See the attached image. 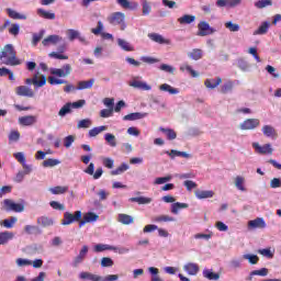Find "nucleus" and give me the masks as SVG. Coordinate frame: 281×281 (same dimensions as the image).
<instances>
[{
  "mask_svg": "<svg viewBox=\"0 0 281 281\" xmlns=\"http://www.w3.org/2000/svg\"><path fill=\"white\" fill-rule=\"evenodd\" d=\"M0 60H2L3 65H9L10 67L21 65V59L16 58V50L12 44L4 45L0 54Z\"/></svg>",
  "mask_w": 281,
  "mask_h": 281,
  "instance_id": "1",
  "label": "nucleus"
},
{
  "mask_svg": "<svg viewBox=\"0 0 281 281\" xmlns=\"http://www.w3.org/2000/svg\"><path fill=\"white\" fill-rule=\"evenodd\" d=\"M2 207L3 210H5V212H15V213H21L25 210V205H23L22 203H15L11 199L3 200Z\"/></svg>",
  "mask_w": 281,
  "mask_h": 281,
  "instance_id": "2",
  "label": "nucleus"
},
{
  "mask_svg": "<svg viewBox=\"0 0 281 281\" xmlns=\"http://www.w3.org/2000/svg\"><path fill=\"white\" fill-rule=\"evenodd\" d=\"M126 16L122 12H114L110 16H108V22L110 25H121V30H126V23H124V19Z\"/></svg>",
  "mask_w": 281,
  "mask_h": 281,
  "instance_id": "3",
  "label": "nucleus"
},
{
  "mask_svg": "<svg viewBox=\"0 0 281 281\" xmlns=\"http://www.w3.org/2000/svg\"><path fill=\"white\" fill-rule=\"evenodd\" d=\"M82 220V212L76 211L75 214L69 212L64 213V218L61 220V225H71V223H78Z\"/></svg>",
  "mask_w": 281,
  "mask_h": 281,
  "instance_id": "4",
  "label": "nucleus"
},
{
  "mask_svg": "<svg viewBox=\"0 0 281 281\" xmlns=\"http://www.w3.org/2000/svg\"><path fill=\"white\" fill-rule=\"evenodd\" d=\"M50 74L57 78H67L71 75V65L65 64L63 68H50Z\"/></svg>",
  "mask_w": 281,
  "mask_h": 281,
  "instance_id": "5",
  "label": "nucleus"
},
{
  "mask_svg": "<svg viewBox=\"0 0 281 281\" xmlns=\"http://www.w3.org/2000/svg\"><path fill=\"white\" fill-rule=\"evenodd\" d=\"M214 32H216V30L214 27H211L210 23L205 21H201L198 24V36H210L214 34Z\"/></svg>",
  "mask_w": 281,
  "mask_h": 281,
  "instance_id": "6",
  "label": "nucleus"
},
{
  "mask_svg": "<svg viewBox=\"0 0 281 281\" xmlns=\"http://www.w3.org/2000/svg\"><path fill=\"white\" fill-rule=\"evenodd\" d=\"M86 175H90V177H93L94 180H98L104 175V170H102V167H99L95 170V165L93 162H90L89 166L83 170Z\"/></svg>",
  "mask_w": 281,
  "mask_h": 281,
  "instance_id": "7",
  "label": "nucleus"
},
{
  "mask_svg": "<svg viewBox=\"0 0 281 281\" xmlns=\"http://www.w3.org/2000/svg\"><path fill=\"white\" fill-rule=\"evenodd\" d=\"M258 126H260V120L247 119L239 125V128L241 131H254V128H258Z\"/></svg>",
  "mask_w": 281,
  "mask_h": 281,
  "instance_id": "8",
  "label": "nucleus"
},
{
  "mask_svg": "<svg viewBox=\"0 0 281 281\" xmlns=\"http://www.w3.org/2000/svg\"><path fill=\"white\" fill-rule=\"evenodd\" d=\"M252 148H255L258 155H273V148L271 147V144H265L263 146H260L259 143H252Z\"/></svg>",
  "mask_w": 281,
  "mask_h": 281,
  "instance_id": "9",
  "label": "nucleus"
},
{
  "mask_svg": "<svg viewBox=\"0 0 281 281\" xmlns=\"http://www.w3.org/2000/svg\"><path fill=\"white\" fill-rule=\"evenodd\" d=\"M16 95L22 98H34V90L27 86H20L15 88Z\"/></svg>",
  "mask_w": 281,
  "mask_h": 281,
  "instance_id": "10",
  "label": "nucleus"
},
{
  "mask_svg": "<svg viewBox=\"0 0 281 281\" xmlns=\"http://www.w3.org/2000/svg\"><path fill=\"white\" fill-rule=\"evenodd\" d=\"M148 38L153 41L154 43H158V45H170V40L165 38L161 34L159 33H148Z\"/></svg>",
  "mask_w": 281,
  "mask_h": 281,
  "instance_id": "11",
  "label": "nucleus"
},
{
  "mask_svg": "<svg viewBox=\"0 0 281 281\" xmlns=\"http://www.w3.org/2000/svg\"><path fill=\"white\" fill-rule=\"evenodd\" d=\"M58 43H63V36L60 35H48L42 41V45H44V47H49V45H58Z\"/></svg>",
  "mask_w": 281,
  "mask_h": 281,
  "instance_id": "12",
  "label": "nucleus"
},
{
  "mask_svg": "<svg viewBox=\"0 0 281 281\" xmlns=\"http://www.w3.org/2000/svg\"><path fill=\"white\" fill-rule=\"evenodd\" d=\"M148 113L146 112H134L123 116L124 122H135V120H144Z\"/></svg>",
  "mask_w": 281,
  "mask_h": 281,
  "instance_id": "13",
  "label": "nucleus"
},
{
  "mask_svg": "<svg viewBox=\"0 0 281 281\" xmlns=\"http://www.w3.org/2000/svg\"><path fill=\"white\" fill-rule=\"evenodd\" d=\"M261 131L265 137H270V139H278V131H276V127L271 125H263Z\"/></svg>",
  "mask_w": 281,
  "mask_h": 281,
  "instance_id": "14",
  "label": "nucleus"
},
{
  "mask_svg": "<svg viewBox=\"0 0 281 281\" xmlns=\"http://www.w3.org/2000/svg\"><path fill=\"white\" fill-rule=\"evenodd\" d=\"M87 254H89V246L85 245V246H82L81 250L79 251V255L75 258L74 267H77L81 262H83L85 258H87Z\"/></svg>",
  "mask_w": 281,
  "mask_h": 281,
  "instance_id": "15",
  "label": "nucleus"
},
{
  "mask_svg": "<svg viewBox=\"0 0 281 281\" xmlns=\"http://www.w3.org/2000/svg\"><path fill=\"white\" fill-rule=\"evenodd\" d=\"M26 85H34L35 87H45L47 85V77L42 76L41 80H38V75H35L32 79H26Z\"/></svg>",
  "mask_w": 281,
  "mask_h": 281,
  "instance_id": "16",
  "label": "nucleus"
},
{
  "mask_svg": "<svg viewBox=\"0 0 281 281\" xmlns=\"http://www.w3.org/2000/svg\"><path fill=\"white\" fill-rule=\"evenodd\" d=\"M100 216L93 212H88L83 215V218L79 222V227H82L86 223H95Z\"/></svg>",
  "mask_w": 281,
  "mask_h": 281,
  "instance_id": "17",
  "label": "nucleus"
},
{
  "mask_svg": "<svg viewBox=\"0 0 281 281\" xmlns=\"http://www.w3.org/2000/svg\"><path fill=\"white\" fill-rule=\"evenodd\" d=\"M248 226L252 229H265V227H267V223H265V218L257 217L252 221H249Z\"/></svg>",
  "mask_w": 281,
  "mask_h": 281,
  "instance_id": "18",
  "label": "nucleus"
},
{
  "mask_svg": "<svg viewBox=\"0 0 281 281\" xmlns=\"http://www.w3.org/2000/svg\"><path fill=\"white\" fill-rule=\"evenodd\" d=\"M130 87H133L134 89H139L140 91H150L153 87L148 85L146 81H139V80H133L130 83Z\"/></svg>",
  "mask_w": 281,
  "mask_h": 281,
  "instance_id": "19",
  "label": "nucleus"
},
{
  "mask_svg": "<svg viewBox=\"0 0 281 281\" xmlns=\"http://www.w3.org/2000/svg\"><path fill=\"white\" fill-rule=\"evenodd\" d=\"M183 271H186L188 276H196L200 271L199 263L189 262L183 266Z\"/></svg>",
  "mask_w": 281,
  "mask_h": 281,
  "instance_id": "20",
  "label": "nucleus"
},
{
  "mask_svg": "<svg viewBox=\"0 0 281 281\" xmlns=\"http://www.w3.org/2000/svg\"><path fill=\"white\" fill-rule=\"evenodd\" d=\"M19 124H21V126H34V124H36V116L26 115L19 117Z\"/></svg>",
  "mask_w": 281,
  "mask_h": 281,
  "instance_id": "21",
  "label": "nucleus"
},
{
  "mask_svg": "<svg viewBox=\"0 0 281 281\" xmlns=\"http://www.w3.org/2000/svg\"><path fill=\"white\" fill-rule=\"evenodd\" d=\"M203 278L211 281H218L221 280V273L214 272L211 269H204L202 271Z\"/></svg>",
  "mask_w": 281,
  "mask_h": 281,
  "instance_id": "22",
  "label": "nucleus"
},
{
  "mask_svg": "<svg viewBox=\"0 0 281 281\" xmlns=\"http://www.w3.org/2000/svg\"><path fill=\"white\" fill-rule=\"evenodd\" d=\"M7 13L10 16V19H13L14 21H25L27 19V15L19 13L13 9H7Z\"/></svg>",
  "mask_w": 281,
  "mask_h": 281,
  "instance_id": "23",
  "label": "nucleus"
},
{
  "mask_svg": "<svg viewBox=\"0 0 281 281\" xmlns=\"http://www.w3.org/2000/svg\"><path fill=\"white\" fill-rule=\"evenodd\" d=\"M116 3L124 10H137V2H131L128 0H116Z\"/></svg>",
  "mask_w": 281,
  "mask_h": 281,
  "instance_id": "24",
  "label": "nucleus"
},
{
  "mask_svg": "<svg viewBox=\"0 0 281 281\" xmlns=\"http://www.w3.org/2000/svg\"><path fill=\"white\" fill-rule=\"evenodd\" d=\"M80 280H89V281H102V277L98 274H93L91 272H81L79 273Z\"/></svg>",
  "mask_w": 281,
  "mask_h": 281,
  "instance_id": "25",
  "label": "nucleus"
},
{
  "mask_svg": "<svg viewBox=\"0 0 281 281\" xmlns=\"http://www.w3.org/2000/svg\"><path fill=\"white\" fill-rule=\"evenodd\" d=\"M117 221L119 223H122V225H132V223H135L133 216L124 213L119 214Z\"/></svg>",
  "mask_w": 281,
  "mask_h": 281,
  "instance_id": "26",
  "label": "nucleus"
},
{
  "mask_svg": "<svg viewBox=\"0 0 281 281\" xmlns=\"http://www.w3.org/2000/svg\"><path fill=\"white\" fill-rule=\"evenodd\" d=\"M221 82H223V79L221 77H216V79H206L204 85L206 89H216Z\"/></svg>",
  "mask_w": 281,
  "mask_h": 281,
  "instance_id": "27",
  "label": "nucleus"
},
{
  "mask_svg": "<svg viewBox=\"0 0 281 281\" xmlns=\"http://www.w3.org/2000/svg\"><path fill=\"white\" fill-rule=\"evenodd\" d=\"M37 14L42 19H46L47 21H54L56 19V13L46 11L45 9H37Z\"/></svg>",
  "mask_w": 281,
  "mask_h": 281,
  "instance_id": "28",
  "label": "nucleus"
},
{
  "mask_svg": "<svg viewBox=\"0 0 281 281\" xmlns=\"http://www.w3.org/2000/svg\"><path fill=\"white\" fill-rule=\"evenodd\" d=\"M194 21H196V16L190 14H184L178 19L180 25H190V23H194Z\"/></svg>",
  "mask_w": 281,
  "mask_h": 281,
  "instance_id": "29",
  "label": "nucleus"
},
{
  "mask_svg": "<svg viewBox=\"0 0 281 281\" xmlns=\"http://www.w3.org/2000/svg\"><path fill=\"white\" fill-rule=\"evenodd\" d=\"M189 58L191 60H201L203 58V49L201 48H193L191 52L188 53Z\"/></svg>",
  "mask_w": 281,
  "mask_h": 281,
  "instance_id": "30",
  "label": "nucleus"
},
{
  "mask_svg": "<svg viewBox=\"0 0 281 281\" xmlns=\"http://www.w3.org/2000/svg\"><path fill=\"white\" fill-rule=\"evenodd\" d=\"M117 45L124 52H135V47H133V45H131V43H128L127 41H125L123 38L117 40Z\"/></svg>",
  "mask_w": 281,
  "mask_h": 281,
  "instance_id": "31",
  "label": "nucleus"
},
{
  "mask_svg": "<svg viewBox=\"0 0 281 281\" xmlns=\"http://www.w3.org/2000/svg\"><path fill=\"white\" fill-rule=\"evenodd\" d=\"M254 276H260L261 278H266V276H269V269L261 268L259 270H252L248 277V280L251 281L254 279Z\"/></svg>",
  "mask_w": 281,
  "mask_h": 281,
  "instance_id": "32",
  "label": "nucleus"
},
{
  "mask_svg": "<svg viewBox=\"0 0 281 281\" xmlns=\"http://www.w3.org/2000/svg\"><path fill=\"white\" fill-rule=\"evenodd\" d=\"M196 199L203 200V199H212L214 196V191H203V190H196L194 192Z\"/></svg>",
  "mask_w": 281,
  "mask_h": 281,
  "instance_id": "33",
  "label": "nucleus"
},
{
  "mask_svg": "<svg viewBox=\"0 0 281 281\" xmlns=\"http://www.w3.org/2000/svg\"><path fill=\"white\" fill-rule=\"evenodd\" d=\"M14 238V233L12 232H2L0 233V245H7L9 240H12Z\"/></svg>",
  "mask_w": 281,
  "mask_h": 281,
  "instance_id": "34",
  "label": "nucleus"
},
{
  "mask_svg": "<svg viewBox=\"0 0 281 281\" xmlns=\"http://www.w3.org/2000/svg\"><path fill=\"white\" fill-rule=\"evenodd\" d=\"M95 83V79H89L88 81H79L77 90L82 91L85 89H91Z\"/></svg>",
  "mask_w": 281,
  "mask_h": 281,
  "instance_id": "35",
  "label": "nucleus"
},
{
  "mask_svg": "<svg viewBox=\"0 0 281 281\" xmlns=\"http://www.w3.org/2000/svg\"><path fill=\"white\" fill-rule=\"evenodd\" d=\"M154 223H175V217L170 215H158L153 218Z\"/></svg>",
  "mask_w": 281,
  "mask_h": 281,
  "instance_id": "36",
  "label": "nucleus"
},
{
  "mask_svg": "<svg viewBox=\"0 0 281 281\" xmlns=\"http://www.w3.org/2000/svg\"><path fill=\"white\" fill-rule=\"evenodd\" d=\"M130 201L131 203H138V205H148V203H153L151 198H144V196L131 198Z\"/></svg>",
  "mask_w": 281,
  "mask_h": 281,
  "instance_id": "37",
  "label": "nucleus"
},
{
  "mask_svg": "<svg viewBox=\"0 0 281 281\" xmlns=\"http://www.w3.org/2000/svg\"><path fill=\"white\" fill-rule=\"evenodd\" d=\"M43 168H54L60 166V160L56 158H48L42 162Z\"/></svg>",
  "mask_w": 281,
  "mask_h": 281,
  "instance_id": "38",
  "label": "nucleus"
},
{
  "mask_svg": "<svg viewBox=\"0 0 281 281\" xmlns=\"http://www.w3.org/2000/svg\"><path fill=\"white\" fill-rule=\"evenodd\" d=\"M160 91H167V93H170V95H177L179 93V89L172 88V86L168 83H162L159 86Z\"/></svg>",
  "mask_w": 281,
  "mask_h": 281,
  "instance_id": "39",
  "label": "nucleus"
},
{
  "mask_svg": "<svg viewBox=\"0 0 281 281\" xmlns=\"http://www.w3.org/2000/svg\"><path fill=\"white\" fill-rule=\"evenodd\" d=\"M112 249H115V246H111L109 244H98L94 246L95 254H100L102 251H112Z\"/></svg>",
  "mask_w": 281,
  "mask_h": 281,
  "instance_id": "40",
  "label": "nucleus"
},
{
  "mask_svg": "<svg viewBox=\"0 0 281 281\" xmlns=\"http://www.w3.org/2000/svg\"><path fill=\"white\" fill-rule=\"evenodd\" d=\"M167 155H169L171 159H175V157H183L184 159H190V154L186 151H179L176 149H171V151H167Z\"/></svg>",
  "mask_w": 281,
  "mask_h": 281,
  "instance_id": "41",
  "label": "nucleus"
},
{
  "mask_svg": "<svg viewBox=\"0 0 281 281\" xmlns=\"http://www.w3.org/2000/svg\"><path fill=\"white\" fill-rule=\"evenodd\" d=\"M270 25H271V23H269V22H262V24L258 27V30H256L254 32V35L258 36V35H262V34H267V32H269Z\"/></svg>",
  "mask_w": 281,
  "mask_h": 281,
  "instance_id": "42",
  "label": "nucleus"
},
{
  "mask_svg": "<svg viewBox=\"0 0 281 281\" xmlns=\"http://www.w3.org/2000/svg\"><path fill=\"white\" fill-rule=\"evenodd\" d=\"M159 131L166 135L167 139H177V132L175 130L160 127Z\"/></svg>",
  "mask_w": 281,
  "mask_h": 281,
  "instance_id": "43",
  "label": "nucleus"
},
{
  "mask_svg": "<svg viewBox=\"0 0 281 281\" xmlns=\"http://www.w3.org/2000/svg\"><path fill=\"white\" fill-rule=\"evenodd\" d=\"M187 207H189L188 203L176 202L171 205V213L179 214L180 210H187Z\"/></svg>",
  "mask_w": 281,
  "mask_h": 281,
  "instance_id": "44",
  "label": "nucleus"
},
{
  "mask_svg": "<svg viewBox=\"0 0 281 281\" xmlns=\"http://www.w3.org/2000/svg\"><path fill=\"white\" fill-rule=\"evenodd\" d=\"M126 170H128V165L123 162V164L120 165V167L112 170L110 172V175H112V177H117V175H122V173L126 172Z\"/></svg>",
  "mask_w": 281,
  "mask_h": 281,
  "instance_id": "45",
  "label": "nucleus"
},
{
  "mask_svg": "<svg viewBox=\"0 0 281 281\" xmlns=\"http://www.w3.org/2000/svg\"><path fill=\"white\" fill-rule=\"evenodd\" d=\"M49 192L52 194H65V193L69 192V187H67V186H64V187L57 186V187L50 188Z\"/></svg>",
  "mask_w": 281,
  "mask_h": 281,
  "instance_id": "46",
  "label": "nucleus"
},
{
  "mask_svg": "<svg viewBox=\"0 0 281 281\" xmlns=\"http://www.w3.org/2000/svg\"><path fill=\"white\" fill-rule=\"evenodd\" d=\"M38 225H42V227H52L54 225V220L47 217V216H41L37 220Z\"/></svg>",
  "mask_w": 281,
  "mask_h": 281,
  "instance_id": "47",
  "label": "nucleus"
},
{
  "mask_svg": "<svg viewBox=\"0 0 281 281\" xmlns=\"http://www.w3.org/2000/svg\"><path fill=\"white\" fill-rule=\"evenodd\" d=\"M235 187L237 190H240V192H246L247 189L245 188V178L237 176L235 178Z\"/></svg>",
  "mask_w": 281,
  "mask_h": 281,
  "instance_id": "48",
  "label": "nucleus"
},
{
  "mask_svg": "<svg viewBox=\"0 0 281 281\" xmlns=\"http://www.w3.org/2000/svg\"><path fill=\"white\" fill-rule=\"evenodd\" d=\"M9 34H11V36H19L20 32H21V25L16 24V23H11L9 25Z\"/></svg>",
  "mask_w": 281,
  "mask_h": 281,
  "instance_id": "49",
  "label": "nucleus"
},
{
  "mask_svg": "<svg viewBox=\"0 0 281 281\" xmlns=\"http://www.w3.org/2000/svg\"><path fill=\"white\" fill-rule=\"evenodd\" d=\"M103 131H106L105 125L93 127L92 130L89 131L88 135H89V137H98V135H100V133H103Z\"/></svg>",
  "mask_w": 281,
  "mask_h": 281,
  "instance_id": "50",
  "label": "nucleus"
},
{
  "mask_svg": "<svg viewBox=\"0 0 281 281\" xmlns=\"http://www.w3.org/2000/svg\"><path fill=\"white\" fill-rule=\"evenodd\" d=\"M68 113H71V102L66 103L58 112L59 117H65Z\"/></svg>",
  "mask_w": 281,
  "mask_h": 281,
  "instance_id": "51",
  "label": "nucleus"
},
{
  "mask_svg": "<svg viewBox=\"0 0 281 281\" xmlns=\"http://www.w3.org/2000/svg\"><path fill=\"white\" fill-rule=\"evenodd\" d=\"M244 260H248V262H250V265H258L260 258L258 257V255H249L246 254L243 256Z\"/></svg>",
  "mask_w": 281,
  "mask_h": 281,
  "instance_id": "52",
  "label": "nucleus"
},
{
  "mask_svg": "<svg viewBox=\"0 0 281 281\" xmlns=\"http://www.w3.org/2000/svg\"><path fill=\"white\" fill-rule=\"evenodd\" d=\"M16 221V217L7 218L1 223V225H3V227H5L7 229H12Z\"/></svg>",
  "mask_w": 281,
  "mask_h": 281,
  "instance_id": "53",
  "label": "nucleus"
},
{
  "mask_svg": "<svg viewBox=\"0 0 281 281\" xmlns=\"http://www.w3.org/2000/svg\"><path fill=\"white\" fill-rule=\"evenodd\" d=\"M224 25L229 32H240V25L233 23L232 21L225 22Z\"/></svg>",
  "mask_w": 281,
  "mask_h": 281,
  "instance_id": "54",
  "label": "nucleus"
},
{
  "mask_svg": "<svg viewBox=\"0 0 281 281\" xmlns=\"http://www.w3.org/2000/svg\"><path fill=\"white\" fill-rule=\"evenodd\" d=\"M269 5H273V1L271 0H259L255 2V8H258L259 10H262V8H267Z\"/></svg>",
  "mask_w": 281,
  "mask_h": 281,
  "instance_id": "55",
  "label": "nucleus"
},
{
  "mask_svg": "<svg viewBox=\"0 0 281 281\" xmlns=\"http://www.w3.org/2000/svg\"><path fill=\"white\" fill-rule=\"evenodd\" d=\"M21 139V133L18 130H13L9 133V142H19Z\"/></svg>",
  "mask_w": 281,
  "mask_h": 281,
  "instance_id": "56",
  "label": "nucleus"
},
{
  "mask_svg": "<svg viewBox=\"0 0 281 281\" xmlns=\"http://www.w3.org/2000/svg\"><path fill=\"white\" fill-rule=\"evenodd\" d=\"M3 76H9V80L14 81V72L5 67L0 68V77Z\"/></svg>",
  "mask_w": 281,
  "mask_h": 281,
  "instance_id": "57",
  "label": "nucleus"
},
{
  "mask_svg": "<svg viewBox=\"0 0 281 281\" xmlns=\"http://www.w3.org/2000/svg\"><path fill=\"white\" fill-rule=\"evenodd\" d=\"M105 142L112 146V148H115L117 146V142L115 140V135L108 133L104 136Z\"/></svg>",
  "mask_w": 281,
  "mask_h": 281,
  "instance_id": "58",
  "label": "nucleus"
},
{
  "mask_svg": "<svg viewBox=\"0 0 281 281\" xmlns=\"http://www.w3.org/2000/svg\"><path fill=\"white\" fill-rule=\"evenodd\" d=\"M234 89V82L233 81H226L222 87H221V93H229Z\"/></svg>",
  "mask_w": 281,
  "mask_h": 281,
  "instance_id": "59",
  "label": "nucleus"
},
{
  "mask_svg": "<svg viewBox=\"0 0 281 281\" xmlns=\"http://www.w3.org/2000/svg\"><path fill=\"white\" fill-rule=\"evenodd\" d=\"M67 36H68L69 41H76V38H80V32H78L74 29H69L67 31Z\"/></svg>",
  "mask_w": 281,
  "mask_h": 281,
  "instance_id": "60",
  "label": "nucleus"
},
{
  "mask_svg": "<svg viewBox=\"0 0 281 281\" xmlns=\"http://www.w3.org/2000/svg\"><path fill=\"white\" fill-rule=\"evenodd\" d=\"M76 142V136L68 135L64 138V146L65 148H71V144Z\"/></svg>",
  "mask_w": 281,
  "mask_h": 281,
  "instance_id": "61",
  "label": "nucleus"
},
{
  "mask_svg": "<svg viewBox=\"0 0 281 281\" xmlns=\"http://www.w3.org/2000/svg\"><path fill=\"white\" fill-rule=\"evenodd\" d=\"M45 35V31H41L40 33L33 34L32 43L34 46L38 45V43L42 41L43 36Z\"/></svg>",
  "mask_w": 281,
  "mask_h": 281,
  "instance_id": "62",
  "label": "nucleus"
},
{
  "mask_svg": "<svg viewBox=\"0 0 281 281\" xmlns=\"http://www.w3.org/2000/svg\"><path fill=\"white\" fill-rule=\"evenodd\" d=\"M48 82H49V85H67V80L58 79L53 76L48 77Z\"/></svg>",
  "mask_w": 281,
  "mask_h": 281,
  "instance_id": "63",
  "label": "nucleus"
},
{
  "mask_svg": "<svg viewBox=\"0 0 281 281\" xmlns=\"http://www.w3.org/2000/svg\"><path fill=\"white\" fill-rule=\"evenodd\" d=\"M89 126H91V121L89 119H83L77 124V128H89Z\"/></svg>",
  "mask_w": 281,
  "mask_h": 281,
  "instance_id": "64",
  "label": "nucleus"
}]
</instances>
